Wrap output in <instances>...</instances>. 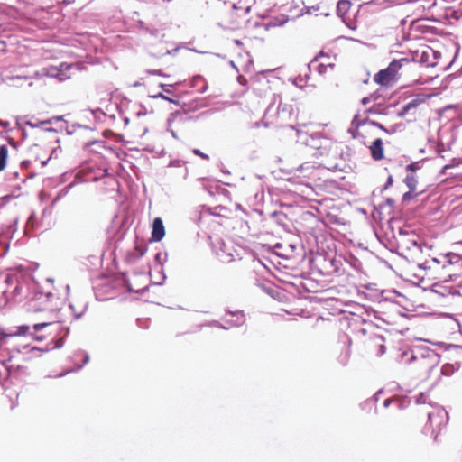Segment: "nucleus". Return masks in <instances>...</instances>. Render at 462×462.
I'll return each instance as SVG.
<instances>
[{"label": "nucleus", "mask_w": 462, "mask_h": 462, "mask_svg": "<svg viewBox=\"0 0 462 462\" xmlns=\"http://www.w3.org/2000/svg\"><path fill=\"white\" fill-rule=\"evenodd\" d=\"M32 351H34V350L42 351L41 349H39L38 347H35V346H34V347H32Z\"/></svg>", "instance_id": "obj_54"}, {"label": "nucleus", "mask_w": 462, "mask_h": 462, "mask_svg": "<svg viewBox=\"0 0 462 462\" xmlns=\"http://www.w3.org/2000/svg\"><path fill=\"white\" fill-rule=\"evenodd\" d=\"M324 69H325V66L324 65H322V64L319 65V73H322L324 71Z\"/></svg>", "instance_id": "obj_43"}, {"label": "nucleus", "mask_w": 462, "mask_h": 462, "mask_svg": "<svg viewBox=\"0 0 462 462\" xmlns=\"http://www.w3.org/2000/svg\"><path fill=\"white\" fill-rule=\"evenodd\" d=\"M393 402H394L393 398V399L392 398L385 399L383 402V406L385 408H388Z\"/></svg>", "instance_id": "obj_35"}, {"label": "nucleus", "mask_w": 462, "mask_h": 462, "mask_svg": "<svg viewBox=\"0 0 462 462\" xmlns=\"http://www.w3.org/2000/svg\"><path fill=\"white\" fill-rule=\"evenodd\" d=\"M399 410H404L409 407L411 401L407 396H396L393 398Z\"/></svg>", "instance_id": "obj_15"}, {"label": "nucleus", "mask_w": 462, "mask_h": 462, "mask_svg": "<svg viewBox=\"0 0 462 462\" xmlns=\"http://www.w3.org/2000/svg\"><path fill=\"white\" fill-rule=\"evenodd\" d=\"M350 2L348 0H339L337 5V12L339 16H343L349 10Z\"/></svg>", "instance_id": "obj_14"}, {"label": "nucleus", "mask_w": 462, "mask_h": 462, "mask_svg": "<svg viewBox=\"0 0 462 462\" xmlns=\"http://www.w3.org/2000/svg\"><path fill=\"white\" fill-rule=\"evenodd\" d=\"M29 330H30L29 326L22 325V326H19L15 331L5 332V335H8V337L25 336L28 334Z\"/></svg>", "instance_id": "obj_13"}, {"label": "nucleus", "mask_w": 462, "mask_h": 462, "mask_svg": "<svg viewBox=\"0 0 462 462\" xmlns=\"http://www.w3.org/2000/svg\"><path fill=\"white\" fill-rule=\"evenodd\" d=\"M17 225V220H14V226Z\"/></svg>", "instance_id": "obj_64"}, {"label": "nucleus", "mask_w": 462, "mask_h": 462, "mask_svg": "<svg viewBox=\"0 0 462 462\" xmlns=\"http://www.w3.org/2000/svg\"><path fill=\"white\" fill-rule=\"evenodd\" d=\"M392 185H393V177L389 176L387 179V181L385 183L384 189H388Z\"/></svg>", "instance_id": "obj_37"}, {"label": "nucleus", "mask_w": 462, "mask_h": 462, "mask_svg": "<svg viewBox=\"0 0 462 462\" xmlns=\"http://www.w3.org/2000/svg\"><path fill=\"white\" fill-rule=\"evenodd\" d=\"M223 173H228V171L224 170V171H223Z\"/></svg>", "instance_id": "obj_60"}, {"label": "nucleus", "mask_w": 462, "mask_h": 462, "mask_svg": "<svg viewBox=\"0 0 462 462\" xmlns=\"http://www.w3.org/2000/svg\"><path fill=\"white\" fill-rule=\"evenodd\" d=\"M310 167V163H306L303 165H300V170L302 171L304 169H309Z\"/></svg>", "instance_id": "obj_41"}, {"label": "nucleus", "mask_w": 462, "mask_h": 462, "mask_svg": "<svg viewBox=\"0 0 462 462\" xmlns=\"http://www.w3.org/2000/svg\"><path fill=\"white\" fill-rule=\"evenodd\" d=\"M61 118H62L61 116H57V117H53V118L49 119V120L41 121V122H39L37 124L32 123L31 121H26L25 125H29L32 128H35V127H38V126L42 125L51 124L53 120H56V121L61 120Z\"/></svg>", "instance_id": "obj_20"}, {"label": "nucleus", "mask_w": 462, "mask_h": 462, "mask_svg": "<svg viewBox=\"0 0 462 462\" xmlns=\"http://www.w3.org/2000/svg\"><path fill=\"white\" fill-rule=\"evenodd\" d=\"M69 187H68V188H66L65 189L61 190V191L59 193V195L55 198V199H54L53 203H55V202H56V201H57V200L61 197V196H63V195L67 194V192H68V189H69Z\"/></svg>", "instance_id": "obj_32"}, {"label": "nucleus", "mask_w": 462, "mask_h": 462, "mask_svg": "<svg viewBox=\"0 0 462 462\" xmlns=\"http://www.w3.org/2000/svg\"><path fill=\"white\" fill-rule=\"evenodd\" d=\"M441 262L439 257H434L430 260H426L424 263L419 264L420 269L432 271L433 274H440Z\"/></svg>", "instance_id": "obj_8"}, {"label": "nucleus", "mask_w": 462, "mask_h": 462, "mask_svg": "<svg viewBox=\"0 0 462 462\" xmlns=\"http://www.w3.org/2000/svg\"><path fill=\"white\" fill-rule=\"evenodd\" d=\"M316 61H317V57L311 60V62L310 63L309 66H310L311 64L315 63Z\"/></svg>", "instance_id": "obj_50"}, {"label": "nucleus", "mask_w": 462, "mask_h": 462, "mask_svg": "<svg viewBox=\"0 0 462 462\" xmlns=\"http://www.w3.org/2000/svg\"><path fill=\"white\" fill-rule=\"evenodd\" d=\"M125 122L127 124L129 122L128 118H125Z\"/></svg>", "instance_id": "obj_56"}, {"label": "nucleus", "mask_w": 462, "mask_h": 462, "mask_svg": "<svg viewBox=\"0 0 462 462\" xmlns=\"http://www.w3.org/2000/svg\"><path fill=\"white\" fill-rule=\"evenodd\" d=\"M169 131H170V133H171V136H172L174 139H179V137H178V135H177V134H176V132H175V131H173V130H169Z\"/></svg>", "instance_id": "obj_42"}, {"label": "nucleus", "mask_w": 462, "mask_h": 462, "mask_svg": "<svg viewBox=\"0 0 462 462\" xmlns=\"http://www.w3.org/2000/svg\"><path fill=\"white\" fill-rule=\"evenodd\" d=\"M83 356H84V359H83V365H79V369H81L83 367L84 365L88 364V361H89V356L88 353L84 352L83 353Z\"/></svg>", "instance_id": "obj_29"}, {"label": "nucleus", "mask_w": 462, "mask_h": 462, "mask_svg": "<svg viewBox=\"0 0 462 462\" xmlns=\"http://www.w3.org/2000/svg\"><path fill=\"white\" fill-rule=\"evenodd\" d=\"M370 125L381 129L382 131H386V127H384L382 124L375 122V121H370Z\"/></svg>", "instance_id": "obj_27"}, {"label": "nucleus", "mask_w": 462, "mask_h": 462, "mask_svg": "<svg viewBox=\"0 0 462 462\" xmlns=\"http://www.w3.org/2000/svg\"><path fill=\"white\" fill-rule=\"evenodd\" d=\"M352 125H356V127H359V126L362 125V123H361V121H359V119H358V116H356L354 117V119H353V121H352Z\"/></svg>", "instance_id": "obj_31"}, {"label": "nucleus", "mask_w": 462, "mask_h": 462, "mask_svg": "<svg viewBox=\"0 0 462 462\" xmlns=\"http://www.w3.org/2000/svg\"><path fill=\"white\" fill-rule=\"evenodd\" d=\"M66 374H67V373H61V374H60L58 375V377H62V376H64Z\"/></svg>", "instance_id": "obj_53"}, {"label": "nucleus", "mask_w": 462, "mask_h": 462, "mask_svg": "<svg viewBox=\"0 0 462 462\" xmlns=\"http://www.w3.org/2000/svg\"><path fill=\"white\" fill-rule=\"evenodd\" d=\"M9 143L12 146L16 147V143L14 140H11Z\"/></svg>", "instance_id": "obj_48"}, {"label": "nucleus", "mask_w": 462, "mask_h": 462, "mask_svg": "<svg viewBox=\"0 0 462 462\" xmlns=\"http://www.w3.org/2000/svg\"><path fill=\"white\" fill-rule=\"evenodd\" d=\"M18 291H19V287H18V286H15V288H14V292H15L16 294H18Z\"/></svg>", "instance_id": "obj_51"}, {"label": "nucleus", "mask_w": 462, "mask_h": 462, "mask_svg": "<svg viewBox=\"0 0 462 462\" xmlns=\"http://www.w3.org/2000/svg\"><path fill=\"white\" fill-rule=\"evenodd\" d=\"M70 67H71V65H69V64H66V63H61L60 64V69H68Z\"/></svg>", "instance_id": "obj_39"}, {"label": "nucleus", "mask_w": 462, "mask_h": 462, "mask_svg": "<svg viewBox=\"0 0 462 462\" xmlns=\"http://www.w3.org/2000/svg\"><path fill=\"white\" fill-rule=\"evenodd\" d=\"M51 296H52V293H51V292L47 294V297H51Z\"/></svg>", "instance_id": "obj_58"}, {"label": "nucleus", "mask_w": 462, "mask_h": 462, "mask_svg": "<svg viewBox=\"0 0 462 462\" xmlns=\"http://www.w3.org/2000/svg\"><path fill=\"white\" fill-rule=\"evenodd\" d=\"M228 313L233 315V316H235V317H236V320H234V321H227L231 326L239 327V326L244 324L245 319V316H244V314L242 312H239V311H237V312H231V311H229Z\"/></svg>", "instance_id": "obj_18"}, {"label": "nucleus", "mask_w": 462, "mask_h": 462, "mask_svg": "<svg viewBox=\"0 0 462 462\" xmlns=\"http://www.w3.org/2000/svg\"><path fill=\"white\" fill-rule=\"evenodd\" d=\"M371 99H372V97H364V98L362 99V101H361V102H362V104H363V105H367V104H369V103H370Z\"/></svg>", "instance_id": "obj_38"}, {"label": "nucleus", "mask_w": 462, "mask_h": 462, "mask_svg": "<svg viewBox=\"0 0 462 462\" xmlns=\"http://www.w3.org/2000/svg\"><path fill=\"white\" fill-rule=\"evenodd\" d=\"M397 125H393L390 128H386V131H384L387 134H394L396 132Z\"/></svg>", "instance_id": "obj_34"}, {"label": "nucleus", "mask_w": 462, "mask_h": 462, "mask_svg": "<svg viewBox=\"0 0 462 462\" xmlns=\"http://www.w3.org/2000/svg\"><path fill=\"white\" fill-rule=\"evenodd\" d=\"M223 173H228V171L224 170V171H223Z\"/></svg>", "instance_id": "obj_61"}, {"label": "nucleus", "mask_w": 462, "mask_h": 462, "mask_svg": "<svg viewBox=\"0 0 462 462\" xmlns=\"http://www.w3.org/2000/svg\"><path fill=\"white\" fill-rule=\"evenodd\" d=\"M8 157V149L5 145L0 146V171H2L6 166V161Z\"/></svg>", "instance_id": "obj_16"}, {"label": "nucleus", "mask_w": 462, "mask_h": 462, "mask_svg": "<svg viewBox=\"0 0 462 462\" xmlns=\"http://www.w3.org/2000/svg\"><path fill=\"white\" fill-rule=\"evenodd\" d=\"M199 83H202V86L198 89V92L205 93L208 89V83L202 76L197 75L192 79V87H199Z\"/></svg>", "instance_id": "obj_12"}, {"label": "nucleus", "mask_w": 462, "mask_h": 462, "mask_svg": "<svg viewBox=\"0 0 462 462\" xmlns=\"http://www.w3.org/2000/svg\"><path fill=\"white\" fill-rule=\"evenodd\" d=\"M400 235L402 236V235H408V233H405L403 232L402 230H400Z\"/></svg>", "instance_id": "obj_52"}, {"label": "nucleus", "mask_w": 462, "mask_h": 462, "mask_svg": "<svg viewBox=\"0 0 462 462\" xmlns=\"http://www.w3.org/2000/svg\"><path fill=\"white\" fill-rule=\"evenodd\" d=\"M439 261L441 262L440 274H447L448 277V279L444 278L443 281H455L462 269V256L455 253H448L440 255Z\"/></svg>", "instance_id": "obj_1"}, {"label": "nucleus", "mask_w": 462, "mask_h": 462, "mask_svg": "<svg viewBox=\"0 0 462 462\" xmlns=\"http://www.w3.org/2000/svg\"><path fill=\"white\" fill-rule=\"evenodd\" d=\"M46 130H47V131H53V129H52V128H47Z\"/></svg>", "instance_id": "obj_63"}, {"label": "nucleus", "mask_w": 462, "mask_h": 462, "mask_svg": "<svg viewBox=\"0 0 462 462\" xmlns=\"http://www.w3.org/2000/svg\"><path fill=\"white\" fill-rule=\"evenodd\" d=\"M408 242L411 243V245H412L413 246L418 247L421 251L420 245H419L417 240L409 239Z\"/></svg>", "instance_id": "obj_33"}, {"label": "nucleus", "mask_w": 462, "mask_h": 462, "mask_svg": "<svg viewBox=\"0 0 462 462\" xmlns=\"http://www.w3.org/2000/svg\"><path fill=\"white\" fill-rule=\"evenodd\" d=\"M419 169H420V162H411L406 166V170L408 171H411V173H414Z\"/></svg>", "instance_id": "obj_25"}, {"label": "nucleus", "mask_w": 462, "mask_h": 462, "mask_svg": "<svg viewBox=\"0 0 462 462\" xmlns=\"http://www.w3.org/2000/svg\"><path fill=\"white\" fill-rule=\"evenodd\" d=\"M36 339H38V340H42V337H36Z\"/></svg>", "instance_id": "obj_59"}, {"label": "nucleus", "mask_w": 462, "mask_h": 462, "mask_svg": "<svg viewBox=\"0 0 462 462\" xmlns=\"http://www.w3.org/2000/svg\"><path fill=\"white\" fill-rule=\"evenodd\" d=\"M223 173H228V171L224 170V171H223Z\"/></svg>", "instance_id": "obj_62"}, {"label": "nucleus", "mask_w": 462, "mask_h": 462, "mask_svg": "<svg viewBox=\"0 0 462 462\" xmlns=\"http://www.w3.org/2000/svg\"><path fill=\"white\" fill-rule=\"evenodd\" d=\"M5 277V282L6 285H13L18 281L17 274L15 273H0V277Z\"/></svg>", "instance_id": "obj_19"}, {"label": "nucleus", "mask_w": 462, "mask_h": 462, "mask_svg": "<svg viewBox=\"0 0 462 462\" xmlns=\"http://www.w3.org/2000/svg\"><path fill=\"white\" fill-rule=\"evenodd\" d=\"M394 78L388 71L387 68L384 69H381L378 73L374 75V80L382 85L386 86L392 81Z\"/></svg>", "instance_id": "obj_10"}, {"label": "nucleus", "mask_w": 462, "mask_h": 462, "mask_svg": "<svg viewBox=\"0 0 462 462\" xmlns=\"http://www.w3.org/2000/svg\"><path fill=\"white\" fill-rule=\"evenodd\" d=\"M193 153H194V154H196V155H198V156H199V157H201V158H202V159H204V160H208V159H209V157H208V154H206V153L202 152H201L200 150H199V149H194V150H193Z\"/></svg>", "instance_id": "obj_26"}, {"label": "nucleus", "mask_w": 462, "mask_h": 462, "mask_svg": "<svg viewBox=\"0 0 462 462\" xmlns=\"http://www.w3.org/2000/svg\"><path fill=\"white\" fill-rule=\"evenodd\" d=\"M250 10H251V7H250V6H247V7L245 8V13H249V12H250Z\"/></svg>", "instance_id": "obj_49"}, {"label": "nucleus", "mask_w": 462, "mask_h": 462, "mask_svg": "<svg viewBox=\"0 0 462 462\" xmlns=\"http://www.w3.org/2000/svg\"><path fill=\"white\" fill-rule=\"evenodd\" d=\"M454 372V368L452 365L446 364L441 368V373L444 375H450Z\"/></svg>", "instance_id": "obj_23"}, {"label": "nucleus", "mask_w": 462, "mask_h": 462, "mask_svg": "<svg viewBox=\"0 0 462 462\" xmlns=\"http://www.w3.org/2000/svg\"><path fill=\"white\" fill-rule=\"evenodd\" d=\"M8 335L5 332L0 331V363L5 364L11 361L13 355L10 350L6 347L8 343Z\"/></svg>", "instance_id": "obj_6"}, {"label": "nucleus", "mask_w": 462, "mask_h": 462, "mask_svg": "<svg viewBox=\"0 0 462 462\" xmlns=\"http://www.w3.org/2000/svg\"><path fill=\"white\" fill-rule=\"evenodd\" d=\"M299 138H301L306 145L318 150L320 155H328L335 146L331 140L322 136L320 134H311L306 139H303V136L299 134Z\"/></svg>", "instance_id": "obj_2"}, {"label": "nucleus", "mask_w": 462, "mask_h": 462, "mask_svg": "<svg viewBox=\"0 0 462 462\" xmlns=\"http://www.w3.org/2000/svg\"><path fill=\"white\" fill-rule=\"evenodd\" d=\"M380 352H381V354H384V352H385V346H384L383 345H381V346H380Z\"/></svg>", "instance_id": "obj_44"}, {"label": "nucleus", "mask_w": 462, "mask_h": 462, "mask_svg": "<svg viewBox=\"0 0 462 462\" xmlns=\"http://www.w3.org/2000/svg\"><path fill=\"white\" fill-rule=\"evenodd\" d=\"M427 399H428V396L426 393H420L417 397H416V400H415V402L417 404H424L427 402Z\"/></svg>", "instance_id": "obj_24"}, {"label": "nucleus", "mask_w": 462, "mask_h": 462, "mask_svg": "<svg viewBox=\"0 0 462 462\" xmlns=\"http://www.w3.org/2000/svg\"><path fill=\"white\" fill-rule=\"evenodd\" d=\"M217 323H219L218 321H212L210 323V326H214V327H217Z\"/></svg>", "instance_id": "obj_47"}, {"label": "nucleus", "mask_w": 462, "mask_h": 462, "mask_svg": "<svg viewBox=\"0 0 462 462\" xmlns=\"http://www.w3.org/2000/svg\"><path fill=\"white\" fill-rule=\"evenodd\" d=\"M69 308H70V309L72 310V311H73L74 318H75L76 319H80V318L83 316V314H84V313H85V311L87 310V309H88V305H87V304H84V306L82 307V309H81V310H80L79 312H76V311L74 310V306H73L72 304H70V305H69Z\"/></svg>", "instance_id": "obj_21"}, {"label": "nucleus", "mask_w": 462, "mask_h": 462, "mask_svg": "<svg viewBox=\"0 0 462 462\" xmlns=\"http://www.w3.org/2000/svg\"><path fill=\"white\" fill-rule=\"evenodd\" d=\"M155 97H160V98H162L164 100H167L171 103H176L173 99L168 97L167 96H165V94H162V93H159L157 96H155Z\"/></svg>", "instance_id": "obj_28"}, {"label": "nucleus", "mask_w": 462, "mask_h": 462, "mask_svg": "<svg viewBox=\"0 0 462 462\" xmlns=\"http://www.w3.org/2000/svg\"><path fill=\"white\" fill-rule=\"evenodd\" d=\"M15 352H16V353H20V352H21V350H20L19 348H16V349H15Z\"/></svg>", "instance_id": "obj_55"}, {"label": "nucleus", "mask_w": 462, "mask_h": 462, "mask_svg": "<svg viewBox=\"0 0 462 462\" xmlns=\"http://www.w3.org/2000/svg\"><path fill=\"white\" fill-rule=\"evenodd\" d=\"M0 125L3 126V127H7L9 125V122L7 121H2L0 119Z\"/></svg>", "instance_id": "obj_40"}, {"label": "nucleus", "mask_w": 462, "mask_h": 462, "mask_svg": "<svg viewBox=\"0 0 462 462\" xmlns=\"http://www.w3.org/2000/svg\"><path fill=\"white\" fill-rule=\"evenodd\" d=\"M448 420V414L442 407H433L432 411H428V422L432 427L434 432L436 429L440 430L441 427L446 426Z\"/></svg>", "instance_id": "obj_4"}, {"label": "nucleus", "mask_w": 462, "mask_h": 462, "mask_svg": "<svg viewBox=\"0 0 462 462\" xmlns=\"http://www.w3.org/2000/svg\"><path fill=\"white\" fill-rule=\"evenodd\" d=\"M413 191H411V189H410L408 192L404 193L403 196H402V199L403 200L410 199L411 198V193Z\"/></svg>", "instance_id": "obj_36"}, {"label": "nucleus", "mask_w": 462, "mask_h": 462, "mask_svg": "<svg viewBox=\"0 0 462 462\" xmlns=\"http://www.w3.org/2000/svg\"><path fill=\"white\" fill-rule=\"evenodd\" d=\"M404 183L411 189V191H415L417 187V180L413 173L408 174L404 179Z\"/></svg>", "instance_id": "obj_17"}, {"label": "nucleus", "mask_w": 462, "mask_h": 462, "mask_svg": "<svg viewBox=\"0 0 462 462\" xmlns=\"http://www.w3.org/2000/svg\"><path fill=\"white\" fill-rule=\"evenodd\" d=\"M371 155L374 160L379 161L383 158V141L380 138L375 139L370 146Z\"/></svg>", "instance_id": "obj_9"}, {"label": "nucleus", "mask_w": 462, "mask_h": 462, "mask_svg": "<svg viewBox=\"0 0 462 462\" xmlns=\"http://www.w3.org/2000/svg\"><path fill=\"white\" fill-rule=\"evenodd\" d=\"M217 328H222V329H227V328L225 327L224 325H222L221 323H217Z\"/></svg>", "instance_id": "obj_46"}, {"label": "nucleus", "mask_w": 462, "mask_h": 462, "mask_svg": "<svg viewBox=\"0 0 462 462\" xmlns=\"http://www.w3.org/2000/svg\"><path fill=\"white\" fill-rule=\"evenodd\" d=\"M410 60L406 58H402L400 60H393L387 67L388 71L390 74L393 75V78H395V75L399 71V69L404 65L408 64Z\"/></svg>", "instance_id": "obj_11"}, {"label": "nucleus", "mask_w": 462, "mask_h": 462, "mask_svg": "<svg viewBox=\"0 0 462 462\" xmlns=\"http://www.w3.org/2000/svg\"><path fill=\"white\" fill-rule=\"evenodd\" d=\"M44 328H50V333H56L61 335V337L55 340L53 348H60L64 344L65 337L69 333V327H63L60 322H42L33 325L34 332H39Z\"/></svg>", "instance_id": "obj_3"}, {"label": "nucleus", "mask_w": 462, "mask_h": 462, "mask_svg": "<svg viewBox=\"0 0 462 462\" xmlns=\"http://www.w3.org/2000/svg\"><path fill=\"white\" fill-rule=\"evenodd\" d=\"M165 236V228L161 217L154 218L152 222V231L151 240L153 242L161 241Z\"/></svg>", "instance_id": "obj_7"}, {"label": "nucleus", "mask_w": 462, "mask_h": 462, "mask_svg": "<svg viewBox=\"0 0 462 462\" xmlns=\"http://www.w3.org/2000/svg\"><path fill=\"white\" fill-rule=\"evenodd\" d=\"M319 9V6H315V5H313V6H310V7H307V11H306V13L310 14H312L313 12L318 11Z\"/></svg>", "instance_id": "obj_30"}, {"label": "nucleus", "mask_w": 462, "mask_h": 462, "mask_svg": "<svg viewBox=\"0 0 462 462\" xmlns=\"http://www.w3.org/2000/svg\"><path fill=\"white\" fill-rule=\"evenodd\" d=\"M35 219H36V216H35V213L32 212L30 217H28L27 219V223H26V230H28L29 228H33L34 227V224H35Z\"/></svg>", "instance_id": "obj_22"}, {"label": "nucleus", "mask_w": 462, "mask_h": 462, "mask_svg": "<svg viewBox=\"0 0 462 462\" xmlns=\"http://www.w3.org/2000/svg\"><path fill=\"white\" fill-rule=\"evenodd\" d=\"M426 101V97L424 95H419L416 97L412 98L406 105L402 106V108L398 112L397 116L399 117H404L409 114H415L419 106L423 104Z\"/></svg>", "instance_id": "obj_5"}, {"label": "nucleus", "mask_w": 462, "mask_h": 462, "mask_svg": "<svg viewBox=\"0 0 462 462\" xmlns=\"http://www.w3.org/2000/svg\"><path fill=\"white\" fill-rule=\"evenodd\" d=\"M151 74H153V75H161V71L160 70H152L150 71Z\"/></svg>", "instance_id": "obj_45"}, {"label": "nucleus", "mask_w": 462, "mask_h": 462, "mask_svg": "<svg viewBox=\"0 0 462 462\" xmlns=\"http://www.w3.org/2000/svg\"><path fill=\"white\" fill-rule=\"evenodd\" d=\"M141 115H143V112H138L137 113V116H140Z\"/></svg>", "instance_id": "obj_57"}]
</instances>
